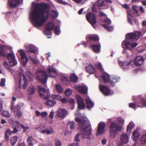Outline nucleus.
I'll list each match as a JSON object with an SVG mask.
<instances>
[{
	"label": "nucleus",
	"instance_id": "obj_1",
	"mask_svg": "<svg viewBox=\"0 0 146 146\" xmlns=\"http://www.w3.org/2000/svg\"><path fill=\"white\" fill-rule=\"evenodd\" d=\"M46 3L36 4L30 16V19L33 25L38 27L41 26L46 21Z\"/></svg>",
	"mask_w": 146,
	"mask_h": 146
},
{
	"label": "nucleus",
	"instance_id": "obj_2",
	"mask_svg": "<svg viewBox=\"0 0 146 146\" xmlns=\"http://www.w3.org/2000/svg\"><path fill=\"white\" fill-rule=\"evenodd\" d=\"M88 125H84L82 127L80 128V131L79 133H78L74 137V140L76 142H79L80 141V137L81 135L82 139H90V137L92 133L91 126L88 123Z\"/></svg>",
	"mask_w": 146,
	"mask_h": 146
},
{
	"label": "nucleus",
	"instance_id": "obj_3",
	"mask_svg": "<svg viewBox=\"0 0 146 146\" xmlns=\"http://www.w3.org/2000/svg\"><path fill=\"white\" fill-rule=\"evenodd\" d=\"M50 5L46 3V21L49 17L52 20L54 19L57 18L59 15V13L57 10L52 9L50 12Z\"/></svg>",
	"mask_w": 146,
	"mask_h": 146
},
{
	"label": "nucleus",
	"instance_id": "obj_4",
	"mask_svg": "<svg viewBox=\"0 0 146 146\" xmlns=\"http://www.w3.org/2000/svg\"><path fill=\"white\" fill-rule=\"evenodd\" d=\"M54 27V22L52 20L46 23V36H46V38H51L52 35V31L53 30Z\"/></svg>",
	"mask_w": 146,
	"mask_h": 146
},
{
	"label": "nucleus",
	"instance_id": "obj_5",
	"mask_svg": "<svg viewBox=\"0 0 146 146\" xmlns=\"http://www.w3.org/2000/svg\"><path fill=\"white\" fill-rule=\"evenodd\" d=\"M86 17L88 21L93 27L96 29V27L95 25L97 23V21L95 15L93 13H88L86 15Z\"/></svg>",
	"mask_w": 146,
	"mask_h": 146
},
{
	"label": "nucleus",
	"instance_id": "obj_6",
	"mask_svg": "<svg viewBox=\"0 0 146 146\" xmlns=\"http://www.w3.org/2000/svg\"><path fill=\"white\" fill-rule=\"evenodd\" d=\"M39 81L43 84L46 83V72L41 70H38L36 74Z\"/></svg>",
	"mask_w": 146,
	"mask_h": 146
},
{
	"label": "nucleus",
	"instance_id": "obj_7",
	"mask_svg": "<svg viewBox=\"0 0 146 146\" xmlns=\"http://www.w3.org/2000/svg\"><path fill=\"white\" fill-rule=\"evenodd\" d=\"M141 33L140 32L136 31L135 33H129L127 34L126 38L131 41H133L140 36Z\"/></svg>",
	"mask_w": 146,
	"mask_h": 146
},
{
	"label": "nucleus",
	"instance_id": "obj_8",
	"mask_svg": "<svg viewBox=\"0 0 146 146\" xmlns=\"http://www.w3.org/2000/svg\"><path fill=\"white\" fill-rule=\"evenodd\" d=\"M76 98L78 105V109L79 110L84 109L85 108V106L83 99L78 95L76 96Z\"/></svg>",
	"mask_w": 146,
	"mask_h": 146
},
{
	"label": "nucleus",
	"instance_id": "obj_9",
	"mask_svg": "<svg viewBox=\"0 0 146 146\" xmlns=\"http://www.w3.org/2000/svg\"><path fill=\"white\" fill-rule=\"evenodd\" d=\"M14 54L12 53H9L7 56L8 59L11 66L16 65L17 64V62L15 58Z\"/></svg>",
	"mask_w": 146,
	"mask_h": 146
},
{
	"label": "nucleus",
	"instance_id": "obj_10",
	"mask_svg": "<svg viewBox=\"0 0 146 146\" xmlns=\"http://www.w3.org/2000/svg\"><path fill=\"white\" fill-rule=\"evenodd\" d=\"M99 88L101 92L106 96L111 95L113 93V91L111 92L110 90L105 86L100 85L99 86Z\"/></svg>",
	"mask_w": 146,
	"mask_h": 146
},
{
	"label": "nucleus",
	"instance_id": "obj_11",
	"mask_svg": "<svg viewBox=\"0 0 146 146\" xmlns=\"http://www.w3.org/2000/svg\"><path fill=\"white\" fill-rule=\"evenodd\" d=\"M106 124L104 123H100L98 125L96 135H101L104 133L105 131Z\"/></svg>",
	"mask_w": 146,
	"mask_h": 146
},
{
	"label": "nucleus",
	"instance_id": "obj_12",
	"mask_svg": "<svg viewBox=\"0 0 146 146\" xmlns=\"http://www.w3.org/2000/svg\"><path fill=\"white\" fill-rule=\"evenodd\" d=\"M75 121L80 123V129L83 125H84V127H85V126L88 125V123H89L90 125L91 126L90 122H87V119L85 117H82L80 119L79 117H77L75 118Z\"/></svg>",
	"mask_w": 146,
	"mask_h": 146
},
{
	"label": "nucleus",
	"instance_id": "obj_13",
	"mask_svg": "<svg viewBox=\"0 0 146 146\" xmlns=\"http://www.w3.org/2000/svg\"><path fill=\"white\" fill-rule=\"evenodd\" d=\"M122 126L115 121L111 122L109 126L110 130H116L120 131L122 129Z\"/></svg>",
	"mask_w": 146,
	"mask_h": 146
},
{
	"label": "nucleus",
	"instance_id": "obj_14",
	"mask_svg": "<svg viewBox=\"0 0 146 146\" xmlns=\"http://www.w3.org/2000/svg\"><path fill=\"white\" fill-rule=\"evenodd\" d=\"M60 96L59 95H56L53 97V98L52 100L49 99L46 102V104L49 107H53L56 104V102L54 100V98L58 100L60 99Z\"/></svg>",
	"mask_w": 146,
	"mask_h": 146
},
{
	"label": "nucleus",
	"instance_id": "obj_15",
	"mask_svg": "<svg viewBox=\"0 0 146 146\" xmlns=\"http://www.w3.org/2000/svg\"><path fill=\"white\" fill-rule=\"evenodd\" d=\"M23 0H8V2L11 8H15Z\"/></svg>",
	"mask_w": 146,
	"mask_h": 146
},
{
	"label": "nucleus",
	"instance_id": "obj_16",
	"mask_svg": "<svg viewBox=\"0 0 146 146\" xmlns=\"http://www.w3.org/2000/svg\"><path fill=\"white\" fill-rule=\"evenodd\" d=\"M144 60L141 56H137L136 57L134 61V64L136 66H140L143 64Z\"/></svg>",
	"mask_w": 146,
	"mask_h": 146
},
{
	"label": "nucleus",
	"instance_id": "obj_17",
	"mask_svg": "<svg viewBox=\"0 0 146 146\" xmlns=\"http://www.w3.org/2000/svg\"><path fill=\"white\" fill-rule=\"evenodd\" d=\"M48 71L50 77L55 78L57 75V71L55 68L52 67L48 68Z\"/></svg>",
	"mask_w": 146,
	"mask_h": 146
},
{
	"label": "nucleus",
	"instance_id": "obj_18",
	"mask_svg": "<svg viewBox=\"0 0 146 146\" xmlns=\"http://www.w3.org/2000/svg\"><path fill=\"white\" fill-rule=\"evenodd\" d=\"M19 76L20 78L19 81V84H21L22 80V78H23V80L24 81L23 88L24 89H25L27 88V79L25 75L23 74L22 72H20L19 73Z\"/></svg>",
	"mask_w": 146,
	"mask_h": 146
},
{
	"label": "nucleus",
	"instance_id": "obj_19",
	"mask_svg": "<svg viewBox=\"0 0 146 146\" xmlns=\"http://www.w3.org/2000/svg\"><path fill=\"white\" fill-rule=\"evenodd\" d=\"M68 111L64 109H59L57 112V115L59 117L63 118L67 114Z\"/></svg>",
	"mask_w": 146,
	"mask_h": 146
},
{
	"label": "nucleus",
	"instance_id": "obj_20",
	"mask_svg": "<svg viewBox=\"0 0 146 146\" xmlns=\"http://www.w3.org/2000/svg\"><path fill=\"white\" fill-rule=\"evenodd\" d=\"M38 92L41 97L44 99H46V95H44V93L46 92L45 90L40 86H38Z\"/></svg>",
	"mask_w": 146,
	"mask_h": 146
},
{
	"label": "nucleus",
	"instance_id": "obj_21",
	"mask_svg": "<svg viewBox=\"0 0 146 146\" xmlns=\"http://www.w3.org/2000/svg\"><path fill=\"white\" fill-rule=\"evenodd\" d=\"M76 90L79 92L83 94H86L88 91V88L84 86H79L77 87Z\"/></svg>",
	"mask_w": 146,
	"mask_h": 146
},
{
	"label": "nucleus",
	"instance_id": "obj_22",
	"mask_svg": "<svg viewBox=\"0 0 146 146\" xmlns=\"http://www.w3.org/2000/svg\"><path fill=\"white\" fill-rule=\"evenodd\" d=\"M86 71L89 74H93L95 72V69L94 68L93 65L90 64L86 68Z\"/></svg>",
	"mask_w": 146,
	"mask_h": 146
},
{
	"label": "nucleus",
	"instance_id": "obj_23",
	"mask_svg": "<svg viewBox=\"0 0 146 146\" xmlns=\"http://www.w3.org/2000/svg\"><path fill=\"white\" fill-rule=\"evenodd\" d=\"M120 139L123 144L127 143L128 142L129 138L125 133H123L121 136Z\"/></svg>",
	"mask_w": 146,
	"mask_h": 146
},
{
	"label": "nucleus",
	"instance_id": "obj_24",
	"mask_svg": "<svg viewBox=\"0 0 146 146\" xmlns=\"http://www.w3.org/2000/svg\"><path fill=\"white\" fill-rule=\"evenodd\" d=\"M91 47L95 53H98L100 52L101 48L100 44H93L91 46Z\"/></svg>",
	"mask_w": 146,
	"mask_h": 146
},
{
	"label": "nucleus",
	"instance_id": "obj_25",
	"mask_svg": "<svg viewBox=\"0 0 146 146\" xmlns=\"http://www.w3.org/2000/svg\"><path fill=\"white\" fill-rule=\"evenodd\" d=\"M131 63V62H120L119 63V64L122 68L126 69L129 68V66L130 65Z\"/></svg>",
	"mask_w": 146,
	"mask_h": 146
},
{
	"label": "nucleus",
	"instance_id": "obj_26",
	"mask_svg": "<svg viewBox=\"0 0 146 146\" xmlns=\"http://www.w3.org/2000/svg\"><path fill=\"white\" fill-rule=\"evenodd\" d=\"M140 133L137 130H135L132 134V138L133 140L135 141H137V139L139 138Z\"/></svg>",
	"mask_w": 146,
	"mask_h": 146
},
{
	"label": "nucleus",
	"instance_id": "obj_27",
	"mask_svg": "<svg viewBox=\"0 0 146 146\" xmlns=\"http://www.w3.org/2000/svg\"><path fill=\"white\" fill-rule=\"evenodd\" d=\"M70 79L71 82L76 83L78 82V78L75 73H72L70 74Z\"/></svg>",
	"mask_w": 146,
	"mask_h": 146
},
{
	"label": "nucleus",
	"instance_id": "obj_28",
	"mask_svg": "<svg viewBox=\"0 0 146 146\" xmlns=\"http://www.w3.org/2000/svg\"><path fill=\"white\" fill-rule=\"evenodd\" d=\"M85 101L87 105V108L88 109H90L93 107L94 106V104L89 97H87L85 99Z\"/></svg>",
	"mask_w": 146,
	"mask_h": 146
},
{
	"label": "nucleus",
	"instance_id": "obj_29",
	"mask_svg": "<svg viewBox=\"0 0 146 146\" xmlns=\"http://www.w3.org/2000/svg\"><path fill=\"white\" fill-rule=\"evenodd\" d=\"M102 78L104 83H108L110 81V76L106 73H103L102 76Z\"/></svg>",
	"mask_w": 146,
	"mask_h": 146
},
{
	"label": "nucleus",
	"instance_id": "obj_30",
	"mask_svg": "<svg viewBox=\"0 0 146 146\" xmlns=\"http://www.w3.org/2000/svg\"><path fill=\"white\" fill-rule=\"evenodd\" d=\"M27 48L28 51L32 53H34L36 52L37 51L36 48L33 45H30Z\"/></svg>",
	"mask_w": 146,
	"mask_h": 146
},
{
	"label": "nucleus",
	"instance_id": "obj_31",
	"mask_svg": "<svg viewBox=\"0 0 146 146\" xmlns=\"http://www.w3.org/2000/svg\"><path fill=\"white\" fill-rule=\"evenodd\" d=\"M87 39H88V41H98L99 38L98 36L94 35H90Z\"/></svg>",
	"mask_w": 146,
	"mask_h": 146
},
{
	"label": "nucleus",
	"instance_id": "obj_32",
	"mask_svg": "<svg viewBox=\"0 0 146 146\" xmlns=\"http://www.w3.org/2000/svg\"><path fill=\"white\" fill-rule=\"evenodd\" d=\"M18 137L17 136H14L11 137L10 139L11 144L13 146H14L17 141Z\"/></svg>",
	"mask_w": 146,
	"mask_h": 146
},
{
	"label": "nucleus",
	"instance_id": "obj_33",
	"mask_svg": "<svg viewBox=\"0 0 146 146\" xmlns=\"http://www.w3.org/2000/svg\"><path fill=\"white\" fill-rule=\"evenodd\" d=\"M117 131L116 130H110V135L111 138H114L116 136Z\"/></svg>",
	"mask_w": 146,
	"mask_h": 146
},
{
	"label": "nucleus",
	"instance_id": "obj_34",
	"mask_svg": "<svg viewBox=\"0 0 146 146\" xmlns=\"http://www.w3.org/2000/svg\"><path fill=\"white\" fill-rule=\"evenodd\" d=\"M61 81L65 84H68L69 83V80L68 79L64 76L62 75L60 77Z\"/></svg>",
	"mask_w": 146,
	"mask_h": 146
},
{
	"label": "nucleus",
	"instance_id": "obj_35",
	"mask_svg": "<svg viewBox=\"0 0 146 146\" xmlns=\"http://www.w3.org/2000/svg\"><path fill=\"white\" fill-rule=\"evenodd\" d=\"M55 35H58L60 33V27L58 25L56 26H54L53 29Z\"/></svg>",
	"mask_w": 146,
	"mask_h": 146
},
{
	"label": "nucleus",
	"instance_id": "obj_36",
	"mask_svg": "<svg viewBox=\"0 0 146 146\" xmlns=\"http://www.w3.org/2000/svg\"><path fill=\"white\" fill-rule=\"evenodd\" d=\"M104 1L103 0H98L97 2V6L100 9H101V8L104 6Z\"/></svg>",
	"mask_w": 146,
	"mask_h": 146
},
{
	"label": "nucleus",
	"instance_id": "obj_37",
	"mask_svg": "<svg viewBox=\"0 0 146 146\" xmlns=\"http://www.w3.org/2000/svg\"><path fill=\"white\" fill-rule=\"evenodd\" d=\"M117 79L116 78H113L109 82L111 86L113 87L114 86L115 83L117 82Z\"/></svg>",
	"mask_w": 146,
	"mask_h": 146
},
{
	"label": "nucleus",
	"instance_id": "obj_38",
	"mask_svg": "<svg viewBox=\"0 0 146 146\" xmlns=\"http://www.w3.org/2000/svg\"><path fill=\"white\" fill-rule=\"evenodd\" d=\"M102 25L108 31H111L113 30V28L111 26H108L105 24H102Z\"/></svg>",
	"mask_w": 146,
	"mask_h": 146
},
{
	"label": "nucleus",
	"instance_id": "obj_39",
	"mask_svg": "<svg viewBox=\"0 0 146 146\" xmlns=\"http://www.w3.org/2000/svg\"><path fill=\"white\" fill-rule=\"evenodd\" d=\"M133 124V122H130L129 124L127 127L126 130L127 132H130L134 127Z\"/></svg>",
	"mask_w": 146,
	"mask_h": 146
},
{
	"label": "nucleus",
	"instance_id": "obj_40",
	"mask_svg": "<svg viewBox=\"0 0 146 146\" xmlns=\"http://www.w3.org/2000/svg\"><path fill=\"white\" fill-rule=\"evenodd\" d=\"M68 124L70 125V128L71 130H74L76 127V124L74 121L70 122Z\"/></svg>",
	"mask_w": 146,
	"mask_h": 146
},
{
	"label": "nucleus",
	"instance_id": "obj_41",
	"mask_svg": "<svg viewBox=\"0 0 146 146\" xmlns=\"http://www.w3.org/2000/svg\"><path fill=\"white\" fill-rule=\"evenodd\" d=\"M33 139L31 137H29L27 139L29 146H33Z\"/></svg>",
	"mask_w": 146,
	"mask_h": 146
},
{
	"label": "nucleus",
	"instance_id": "obj_42",
	"mask_svg": "<svg viewBox=\"0 0 146 146\" xmlns=\"http://www.w3.org/2000/svg\"><path fill=\"white\" fill-rule=\"evenodd\" d=\"M1 114L3 116L9 117H10V114L9 112L7 111H4L1 113Z\"/></svg>",
	"mask_w": 146,
	"mask_h": 146
},
{
	"label": "nucleus",
	"instance_id": "obj_43",
	"mask_svg": "<svg viewBox=\"0 0 146 146\" xmlns=\"http://www.w3.org/2000/svg\"><path fill=\"white\" fill-rule=\"evenodd\" d=\"M28 92L29 94L32 95L35 93V89L34 87L29 88Z\"/></svg>",
	"mask_w": 146,
	"mask_h": 146
},
{
	"label": "nucleus",
	"instance_id": "obj_44",
	"mask_svg": "<svg viewBox=\"0 0 146 146\" xmlns=\"http://www.w3.org/2000/svg\"><path fill=\"white\" fill-rule=\"evenodd\" d=\"M141 143L142 144H144L146 143V135H143L141 139Z\"/></svg>",
	"mask_w": 146,
	"mask_h": 146
},
{
	"label": "nucleus",
	"instance_id": "obj_45",
	"mask_svg": "<svg viewBox=\"0 0 146 146\" xmlns=\"http://www.w3.org/2000/svg\"><path fill=\"white\" fill-rule=\"evenodd\" d=\"M56 88L58 92L60 93L62 92V88L59 84L56 85Z\"/></svg>",
	"mask_w": 146,
	"mask_h": 146
},
{
	"label": "nucleus",
	"instance_id": "obj_46",
	"mask_svg": "<svg viewBox=\"0 0 146 146\" xmlns=\"http://www.w3.org/2000/svg\"><path fill=\"white\" fill-rule=\"evenodd\" d=\"M0 56L3 57H5L6 56L4 49L1 47H0Z\"/></svg>",
	"mask_w": 146,
	"mask_h": 146
},
{
	"label": "nucleus",
	"instance_id": "obj_47",
	"mask_svg": "<svg viewBox=\"0 0 146 146\" xmlns=\"http://www.w3.org/2000/svg\"><path fill=\"white\" fill-rule=\"evenodd\" d=\"M20 55L21 56V58H27L26 54L25 52L23 50H20Z\"/></svg>",
	"mask_w": 146,
	"mask_h": 146
},
{
	"label": "nucleus",
	"instance_id": "obj_48",
	"mask_svg": "<svg viewBox=\"0 0 146 146\" xmlns=\"http://www.w3.org/2000/svg\"><path fill=\"white\" fill-rule=\"evenodd\" d=\"M72 93V91L70 89L66 90L65 92V94L66 96H70Z\"/></svg>",
	"mask_w": 146,
	"mask_h": 146
},
{
	"label": "nucleus",
	"instance_id": "obj_49",
	"mask_svg": "<svg viewBox=\"0 0 146 146\" xmlns=\"http://www.w3.org/2000/svg\"><path fill=\"white\" fill-rule=\"evenodd\" d=\"M132 18V16L131 15L127 16L128 22L131 25H133V24Z\"/></svg>",
	"mask_w": 146,
	"mask_h": 146
},
{
	"label": "nucleus",
	"instance_id": "obj_50",
	"mask_svg": "<svg viewBox=\"0 0 146 146\" xmlns=\"http://www.w3.org/2000/svg\"><path fill=\"white\" fill-rule=\"evenodd\" d=\"M54 133V130L52 128H50L49 129H46V134L48 135L51 134H52Z\"/></svg>",
	"mask_w": 146,
	"mask_h": 146
},
{
	"label": "nucleus",
	"instance_id": "obj_51",
	"mask_svg": "<svg viewBox=\"0 0 146 146\" xmlns=\"http://www.w3.org/2000/svg\"><path fill=\"white\" fill-rule=\"evenodd\" d=\"M5 79L4 78L1 79V81L0 82V86L1 87H3L5 86Z\"/></svg>",
	"mask_w": 146,
	"mask_h": 146
},
{
	"label": "nucleus",
	"instance_id": "obj_52",
	"mask_svg": "<svg viewBox=\"0 0 146 146\" xmlns=\"http://www.w3.org/2000/svg\"><path fill=\"white\" fill-rule=\"evenodd\" d=\"M125 45L127 48H131V43L126 41L125 43Z\"/></svg>",
	"mask_w": 146,
	"mask_h": 146
},
{
	"label": "nucleus",
	"instance_id": "obj_53",
	"mask_svg": "<svg viewBox=\"0 0 146 146\" xmlns=\"http://www.w3.org/2000/svg\"><path fill=\"white\" fill-rule=\"evenodd\" d=\"M21 60L23 62V64L24 65H25L26 64L28 60V58H21Z\"/></svg>",
	"mask_w": 146,
	"mask_h": 146
},
{
	"label": "nucleus",
	"instance_id": "obj_54",
	"mask_svg": "<svg viewBox=\"0 0 146 146\" xmlns=\"http://www.w3.org/2000/svg\"><path fill=\"white\" fill-rule=\"evenodd\" d=\"M104 22L108 25H110L111 23V20L108 18H107L104 20Z\"/></svg>",
	"mask_w": 146,
	"mask_h": 146
},
{
	"label": "nucleus",
	"instance_id": "obj_55",
	"mask_svg": "<svg viewBox=\"0 0 146 146\" xmlns=\"http://www.w3.org/2000/svg\"><path fill=\"white\" fill-rule=\"evenodd\" d=\"M45 127V125H40V128L41 129V132L42 133H46V129H44Z\"/></svg>",
	"mask_w": 146,
	"mask_h": 146
},
{
	"label": "nucleus",
	"instance_id": "obj_56",
	"mask_svg": "<svg viewBox=\"0 0 146 146\" xmlns=\"http://www.w3.org/2000/svg\"><path fill=\"white\" fill-rule=\"evenodd\" d=\"M23 106L22 103H19L18 104L16 107L15 108L16 109V110H20V109Z\"/></svg>",
	"mask_w": 146,
	"mask_h": 146
},
{
	"label": "nucleus",
	"instance_id": "obj_57",
	"mask_svg": "<svg viewBox=\"0 0 146 146\" xmlns=\"http://www.w3.org/2000/svg\"><path fill=\"white\" fill-rule=\"evenodd\" d=\"M129 107L135 109H136L135 105L133 103H131L129 104Z\"/></svg>",
	"mask_w": 146,
	"mask_h": 146
},
{
	"label": "nucleus",
	"instance_id": "obj_58",
	"mask_svg": "<svg viewBox=\"0 0 146 146\" xmlns=\"http://www.w3.org/2000/svg\"><path fill=\"white\" fill-rule=\"evenodd\" d=\"M17 113V116L19 117H20L22 115V113L20 110H16Z\"/></svg>",
	"mask_w": 146,
	"mask_h": 146
},
{
	"label": "nucleus",
	"instance_id": "obj_59",
	"mask_svg": "<svg viewBox=\"0 0 146 146\" xmlns=\"http://www.w3.org/2000/svg\"><path fill=\"white\" fill-rule=\"evenodd\" d=\"M55 145L56 146H61L62 145L61 142L59 140H58L55 143Z\"/></svg>",
	"mask_w": 146,
	"mask_h": 146
},
{
	"label": "nucleus",
	"instance_id": "obj_60",
	"mask_svg": "<svg viewBox=\"0 0 146 146\" xmlns=\"http://www.w3.org/2000/svg\"><path fill=\"white\" fill-rule=\"evenodd\" d=\"M3 102L2 100L0 99V112L3 110Z\"/></svg>",
	"mask_w": 146,
	"mask_h": 146
},
{
	"label": "nucleus",
	"instance_id": "obj_61",
	"mask_svg": "<svg viewBox=\"0 0 146 146\" xmlns=\"http://www.w3.org/2000/svg\"><path fill=\"white\" fill-rule=\"evenodd\" d=\"M106 15L104 14L103 11H100L99 12V16L100 17H102L103 16H105Z\"/></svg>",
	"mask_w": 146,
	"mask_h": 146
},
{
	"label": "nucleus",
	"instance_id": "obj_62",
	"mask_svg": "<svg viewBox=\"0 0 146 146\" xmlns=\"http://www.w3.org/2000/svg\"><path fill=\"white\" fill-rule=\"evenodd\" d=\"M146 102V100L144 99H142L141 101V103L143 106H145Z\"/></svg>",
	"mask_w": 146,
	"mask_h": 146
},
{
	"label": "nucleus",
	"instance_id": "obj_63",
	"mask_svg": "<svg viewBox=\"0 0 146 146\" xmlns=\"http://www.w3.org/2000/svg\"><path fill=\"white\" fill-rule=\"evenodd\" d=\"M18 131V130L15 127L13 128V130L11 131V133H15Z\"/></svg>",
	"mask_w": 146,
	"mask_h": 146
},
{
	"label": "nucleus",
	"instance_id": "obj_64",
	"mask_svg": "<svg viewBox=\"0 0 146 146\" xmlns=\"http://www.w3.org/2000/svg\"><path fill=\"white\" fill-rule=\"evenodd\" d=\"M5 134H7L10 135H11V132L9 129H7L5 133Z\"/></svg>",
	"mask_w": 146,
	"mask_h": 146
}]
</instances>
